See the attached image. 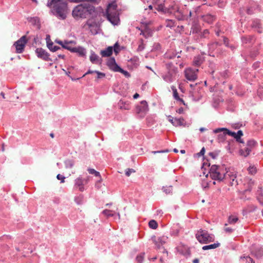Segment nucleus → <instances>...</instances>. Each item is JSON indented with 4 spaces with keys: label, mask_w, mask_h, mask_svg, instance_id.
I'll return each instance as SVG.
<instances>
[{
    "label": "nucleus",
    "mask_w": 263,
    "mask_h": 263,
    "mask_svg": "<svg viewBox=\"0 0 263 263\" xmlns=\"http://www.w3.org/2000/svg\"><path fill=\"white\" fill-rule=\"evenodd\" d=\"M241 259H245L246 260V262H248V263H255V261L253 260V259L248 256H244L243 257H241Z\"/></svg>",
    "instance_id": "obj_42"
},
{
    "label": "nucleus",
    "mask_w": 263,
    "mask_h": 263,
    "mask_svg": "<svg viewBox=\"0 0 263 263\" xmlns=\"http://www.w3.org/2000/svg\"><path fill=\"white\" fill-rule=\"evenodd\" d=\"M167 237L165 236L156 237L153 236L152 240L155 245L156 246L157 249H160L161 247L163 246L165 242Z\"/></svg>",
    "instance_id": "obj_11"
},
{
    "label": "nucleus",
    "mask_w": 263,
    "mask_h": 263,
    "mask_svg": "<svg viewBox=\"0 0 263 263\" xmlns=\"http://www.w3.org/2000/svg\"><path fill=\"white\" fill-rule=\"evenodd\" d=\"M114 51L116 54H117L120 51L119 45L116 43L114 46Z\"/></svg>",
    "instance_id": "obj_43"
},
{
    "label": "nucleus",
    "mask_w": 263,
    "mask_h": 263,
    "mask_svg": "<svg viewBox=\"0 0 263 263\" xmlns=\"http://www.w3.org/2000/svg\"><path fill=\"white\" fill-rule=\"evenodd\" d=\"M107 65L111 70L114 71H117V70H118V69H120V67L117 64L114 58H110L107 61Z\"/></svg>",
    "instance_id": "obj_15"
},
{
    "label": "nucleus",
    "mask_w": 263,
    "mask_h": 263,
    "mask_svg": "<svg viewBox=\"0 0 263 263\" xmlns=\"http://www.w3.org/2000/svg\"><path fill=\"white\" fill-rule=\"evenodd\" d=\"M164 192H165L166 194H172L173 192V187L172 186H168L164 187L163 189Z\"/></svg>",
    "instance_id": "obj_40"
},
{
    "label": "nucleus",
    "mask_w": 263,
    "mask_h": 263,
    "mask_svg": "<svg viewBox=\"0 0 263 263\" xmlns=\"http://www.w3.org/2000/svg\"><path fill=\"white\" fill-rule=\"evenodd\" d=\"M230 183L231 184L232 186L233 185H238V182H237V180L235 179L234 180H232V181H230Z\"/></svg>",
    "instance_id": "obj_56"
},
{
    "label": "nucleus",
    "mask_w": 263,
    "mask_h": 263,
    "mask_svg": "<svg viewBox=\"0 0 263 263\" xmlns=\"http://www.w3.org/2000/svg\"><path fill=\"white\" fill-rule=\"evenodd\" d=\"M95 73H96L97 74V79H101L105 76V73H104L103 72H101L98 71H95Z\"/></svg>",
    "instance_id": "obj_50"
},
{
    "label": "nucleus",
    "mask_w": 263,
    "mask_h": 263,
    "mask_svg": "<svg viewBox=\"0 0 263 263\" xmlns=\"http://www.w3.org/2000/svg\"><path fill=\"white\" fill-rule=\"evenodd\" d=\"M230 181H231L232 180H234L235 179H236V177L234 175H232L230 177Z\"/></svg>",
    "instance_id": "obj_63"
},
{
    "label": "nucleus",
    "mask_w": 263,
    "mask_h": 263,
    "mask_svg": "<svg viewBox=\"0 0 263 263\" xmlns=\"http://www.w3.org/2000/svg\"><path fill=\"white\" fill-rule=\"evenodd\" d=\"M168 120H169V121H170V122L172 124H173V122H174L173 120H174V118H173V117H172V116H169L168 117Z\"/></svg>",
    "instance_id": "obj_60"
},
{
    "label": "nucleus",
    "mask_w": 263,
    "mask_h": 263,
    "mask_svg": "<svg viewBox=\"0 0 263 263\" xmlns=\"http://www.w3.org/2000/svg\"><path fill=\"white\" fill-rule=\"evenodd\" d=\"M172 90L173 92V97H174V98L176 100L181 102L184 105H185V103H184V101L183 100V99L180 98L178 93L177 92V90L175 88V87H174V86L172 87Z\"/></svg>",
    "instance_id": "obj_21"
},
{
    "label": "nucleus",
    "mask_w": 263,
    "mask_h": 263,
    "mask_svg": "<svg viewBox=\"0 0 263 263\" xmlns=\"http://www.w3.org/2000/svg\"><path fill=\"white\" fill-rule=\"evenodd\" d=\"M116 72H120L123 73L124 76H125L126 77H129V73L127 71H125V70L122 69L120 67L119 69H118V70H117Z\"/></svg>",
    "instance_id": "obj_48"
},
{
    "label": "nucleus",
    "mask_w": 263,
    "mask_h": 263,
    "mask_svg": "<svg viewBox=\"0 0 263 263\" xmlns=\"http://www.w3.org/2000/svg\"><path fill=\"white\" fill-rule=\"evenodd\" d=\"M223 230L227 233L231 234L233 232L234 229L228 227V224L226 223L223 227Z\"/></svg>",
    "instance_id": "obj_35"
},
{
    "label": "nucleus",
    "mask_w": 263,
    "mask_h": 263,
    "mask_svg": "<svg viewBox=\"0 0 263 263\" xmlns=\"http://www.w3.org/2000/svg\"><path fill=\"white\" fill-rule=\"evenodd\" d=\"M113 48L111 46L108 47L105 50H101L100 54L102 57H108L110 56L112 53Z\"/></svg>",
    "instance_id": "obj_20"
},
{
    "label": "nucleus",
    "mask_w": 263,
    "mask_h": 263,
    "mask_svg": "<svg viewBox=\"0 0 263 263\" xmlns=\"http://www.w3.org/2000/svg\"><path fill=\"white\" fill-rule=\"evenodd\" d=\"M88 171L89 174H93L96 177H101L100 173L99 172L96 171L93 168H88Z\"/></svg>",
    "instance_id": "obj_39"
},
{
    "label": "nucleus",
    "mask_w": 263,
    "mask_h": 263,
    "mask_svg": "<svg viewBox=\"0 0 263 263\" xmlns=\"http://www.w3.org/2000/svg\"><path fill=\"white\" fill-rule=\"evenodd\" d=\"M241 40L243 44H252L255 42V37L251 35L244 36L242 37Z\"/></svg>",
    "instance_id": "obj_19"
},
{
    "label": "nucleus",
    "mask_w": 263,
    "mask_h": 263,
    "mask_svg": "<svg viewBox=\"0 0 263 263\" xmlns=\"http://www.w3.org/2000/svg\"><path fill=\"white\" fill-rule=\"evenodd\" d=\"M179 114H182L183 111V108L181 107L177 111Z\"/></svg>",
    "instance_id": "obj_61"
},
{
    "label": "nucleus",
    "mask_w": 263,
    "mask_h": 263,
    "mask_svg": "<svg viewBox=\"0 0 263 263\" xmlns=\"http://www.w3.org/2000/svg\"><path fill=\"white\" fill-rule=\"evenodd\" d=\"M248 170L249 173L252 175L255 174V173L256 172V167H255L254 166H250L248 168Z\"/></svg>",
    "instance_id": "obj_45"
},
{
    "label": "nucleus",
    "mask_w": 263,
    "mask_h": 263,
    "mask_svg": "<svg viewBox=\"0 0 263 263\" xmlns=\"http://www.w3.org/2000/svg\"><path fill=\"white\" fill-rule=\"evenodd\" d=\"M196 237L201 243H207L214 240V235L209 234L206 231L203 230L198 231L196 234Z\"/></svg>",
    "instance_id": "obj_5"
},
{
    "label": "nucleus",
    "mask_w": 263,
    "mask_h": 263,
    "mask_svg": "<svg viewBox=\"0 0 263 263\" xmlns=\"http://www.w3.org/2000/svg\"><path fill=\"white\" fill-rule=\"evenodd\" d=\"M242 183L243 185V192L244 193L250 192L254 185V181L248 177L243 178Z\"/></svg>",
    "instance_id": "obj_8"
},
{
    "label": "nucleus",
    "mask_w": 263,
    "mask_h": 263,
    "mask_svg": "<svg viewBox=\"0 0 263 263\" xmlns=\"http://www.w3.org/2000/svg\"><path fill=\"white\" fill-rule=\"evenodd\" d=\"M95 73V71H93V70H89L87 71V72H86L83 76V77H85L86 75L87 74H91V73Z\"/></svg>",
    "instance_id": "obj_59"
},
{
    "label": "nucleus",
    "mask_w": 263,
    "mask_h": 263,
    "mask_svg": "<svg viewBox=\"0 0 263 263\" xmlns=\"http://www.w3.org/2000/svg\"><path fill=\"white\" fill-rule=\"evenodd\" d=\"M198 69H193L191 68H187L184 70L185 77L190 81H194L197 78V73Z\"/></svg>",
    "instance_id": "obj_9"
},
{
    "label": "nucleus",
    "mask_w": 263,
    "mask_h": 263,
    "mask_svg": "<svg viewBox=\"0 0 263 263\" xmlns=\"http://www.w3.org/2000/svg\"><path fill=\"white\" fill-rule=\"evenodd\" d=\"M117 7L116 4H110L106 10L107 18L114 25H117L119 21V13L117 10Z\"/></svg>",
    "instance_id": "obj_3"
},
{
    "label": "nucleus",
    "mask_w": 263,
    "mask_h": 263,
    "mask_svg": "<svg viewBox=\"0 0 263 263\" xmlns=\"http://www.w3.org/2000/svg\"><path fill=\"white\" fill-rule=\"evenodd\" d=\"M205 153V148L204 147H202L200 152L198 154V155L199 156L203 155Z\"/></svg>",
    "instance_id": "obj_57"
},
{
    "label": "nucleus",
    "mask_w": 263,
    "mask_h": 263,
    "mask_svg": "<svg viewBox=\"0 0 263 263\" xmlns=\"http://www.w3.org/2000/svg\"><path fill=\"white\" fill-rule=\"evenodd\" d=\"M256 144V142L254 140H250L247 142V146L252 150V149L255 146Z\"/></svg>",
    "instance_id": "obj_34"
},
{
    "label": "nucleus",
    "mask_w": 263,
    "mask_h": 263,
    "mask_svg": "<svg viewBox=\"0 0 263 263\" xmlns=\"http://www.w3.org/2000/svg\"><path fill=\"white\" fill-rule=\"evenodd\" d=\"M202 62L203 61L200 57H196L194 59L193 64L195 66H199L202 64Z\"/></svg>",
    "instance_id": "obj_27"
},
{
    "label": "nucleus",
    "mask_w": 263,
    "mask_h": 263,
    "mask_svg": "<svg viewBox=\"0 0 263 263\" xmlns=\"http://www.w3.org/2000/svg\"><path fill=\"white\" fill-rule=\"evenodd\" d=\"M135 170L133 168H127L125 172V175L126 176L129 177L130 176V174L132 173H135Z\"/></svg>",
    "instance_id": "obj_47"
},
{
    "label": "nucleus",
    "mask_w": 263,
    "mask_h": 263,
    "mask_svg": "<svg viewBox=\"0 0 263 263\" xmlns=\"http://www.w3.org/2000/svg\"><path fill=\"white\" fill-rule=\"evenodd\" d=\"M53 6L56 13V15L61 19L66 17L67 3L64 0H48L47 6Z\"/></svg>",
    "instance_id": "obj_2"
},
{
    "label": "nucleus",
    "mask_w": 263,
    "mask_h": 263,
    "mask_svg": "<svg viewBox=\"0 0 263 263\" xmlns=\"http://www.w3.org/2000/svg\"><path fill=\"white\" fill-rule=\"evenodd\" d=\"M218 45L219 43L218 42L212 43L209 45V48L211 50H214Z\"/></svg>",
    "instance_id": "obj_49"
},
{
    "label": "nucleus",
    "mask_w": 263,
    "mask_h": 263,
    "mask_svg": "<svg viewBox=\"0 0 263 263\" xmlns=\"http://www.w3.org/2000/svg\"><path fill=\"white\" fill-rule=\"evenodd\" d=\"M68 164L69 165V166L71 167H72L73 166V163L71 161H69L68 162Z\"/></svg>",
    "instance_id": "obj_64"
},
{
    "label": "nucleus",
    "mask_w": 263,
    "mask_h": 263,
    "mask_svg": "<svg viewBox=\"0 0 263 263\" xmlns=\"http://www.w3.org/2000/svg\"><path fill=\"white\" fill-rule=\"evenodd\" d=\"M243 135L241 130H238L236 134V136L234 137L236 141L240 143H243V141L241 139V137Z\"/></svg>",
    "instance_id": "obj_32"
},
{
    "label": "nucleus",
    "mask_w": 263,
    "mask_h": 263,
    "mask_svg": "<svg viewBox=\"0 0 263 263\" xmlns=\"http://www.w3.org/2000/svg\"><path fill=\"white\" fill-rule=\"evenodd\" d=\"M166 26L170 28H172L175 26V22L172 20H166Z\"/></svg>",
    "instance_id": "obj_36"
},
{
    "label": "nucleus",
    "mask_w": 263,
    "mask_h": 263,
    "mask_svg": "<svg viewBox=\"0 0 263 263\" xmlns=\"http://www.w3.org/2000/svg\"><path fill=\"white\" fill-rule=\"evenodd\" d=\"M251 151L252 149H251L250 148L247 146V147H245L244 149H241L240 151V153L241 155L243 156L244 157H247L250 154Z\"/></svg>",
    "instance_id": "obj_24"
},
{
    "label": "nucleus",
    "mask_w": 263,
    "mask_h": 263,
    "mask_svg": "<svg viewBox=\"0 0 263 263\" xmlns=\"http://www.w3.org/2000/svg\"><path fill=\"white\" fill-rule=\"evenodd\" d=\"M28 42L26 35H23L19 40L14 42L13 46L15 48V52L21 53L24 51L26 44Z\"/></svg>",
    "instance_id": "obj_6"
},
{
    "label": "nucleus",
    "mask_w": 263,
    "mask_h": 263,
    "mask_svg": "<svg viewBox=\"0 0 263 263\" xmlns=\"http://www.w3.org/2000/svg\"><path fill=\"white\" fill-rule=\"evenodd\" d=\"M157 9H158V11H163V12H164V13H168V12H167V10H168V9H165V8H164V6H163V5H159V6H158V8H157Z\"/></svg>",
    "instance_id": "obj_46"
},
{
    "label": "nucleus",
    "mask_w": 263,
    "mask_h": 263,
    "mask_svg": "<svg viewBox=\"0 0 263 263\" xmlns=\"http://www.w3.org/2000/svg\"><path fill=\"white\" fill-rule=\"evenodd\" d=\"M170 151L168 149H166L165 151H153L152 153L154 154L157 153H168Z\"/></svg>",
    "instance_id": "obj_54"
},
{
    "label": "nucleus",
    "mask_w": 263,
    "mask_h": 263,
    "mask_svg": "<svg viewBox=\"0 0 263 263\" xmlns=\"http://www.w3.org/2000/svg\"><path fill=\"white\" fill-rule=\"evenodd\" d=\"M47 47L52 51H56L58 49H60L59 47H58L57 46H53L52 42H51V43L47 42Z\"/></svg>",
    "instance_id": "obj_31"
},
{
    "label": "nucleus",
    "mask_w": 263,
    "mask_h": 263,
    "mask_svg": "<svg viewBox=\"0 0 263 263\" xmlns=\"http://www.w3.org/2000/svg\"><path fill=\"white\" fill-rule=\"evenodd\" d=\"M252 28H254L256 31L261 33L262 32V26L259 20H254L251 25Z\"/></svg>",
    "instance_id": "obj_14"
},
{
    "label": "nucleus",
    "mask_w": 263,
    "mask_h": 263,
    "mask_svg": "<svg viewBox=\"0 0 263 263\" xmlns=\"http://www.w3.org/2000/svg\"><path fill=\"white\" fill-rule=\"evenodd\" d=\"M258 193L257 199L261 205H263V192H262L261 191H258Z\"/></svg>",
    "instance_id": "obj_37"
},
{
    "label": "nucleus",
    "mask_w": 263,
    "mask_h": 263,
    "mask_svg": "<svg viewBox=\"0 0 263 263\" xmlns=\"http://www.w3.org/2000/svg\"><path fill=\"white\" fill-rule=\"evenodd\" d=\"M115 212L112 210H104L102 212V214L107 217L112 216Z\"/></svg>",
    "instance_id": "obj_33"
},
{
    "label": "nucleus",
    "mask_w": 263,
    "mask_h": 263,
    "mask_svg": "<svg viewBox=\"0 0 263 263\" xmlns=\"http://www.w3.org/2000/svg\"><path fill=\"white\" fill-rule=\"evenodd\" d=\"M90 61L93 64H101L102 63V59L96 54L95 52H91L90 55Z\"/></svg>",
    "instance_id": "obj_17"
},
{
    "label": "nucleus",
    "mask_w": 263,
    "mask_h": 263,
    "mask_svg": "<svg viewBox=\"0 0 263 263\" xmlns=\"http://www.w3.org/2000/svg\"><path fill=\"white\" fill-rule=\"evenodd\" d=\"M220 246V243L217 242V243H215L214 244H212V245H207V246H204L202 247V249L203 250H209V249H215L217 247H218L219 246Z\"/></svg>",
    "instance_id": "obj_25"
},
{
    "label": "nucleus",
    "mask_w": 263,
    "mask_h": 263,
    "mask_svg": "<svg viewBox=\"0 0 263 263\" xmlns=\"http://www.w3.org/2000/svg\"><path fill=\"white\" fill-rule=\"evenodd\" d=\"M84 182H85V184L87 183L88 179L83 180L81 178H78L75 180V186L79 187V190L81 192L84 190V187L83 186Z\"/></svg>",
    "instance_id": "obj_16"
},
{
    "label": "nucleus",
    "mask_w": 263,
    "mask_h": 263,
    "mask_svg": "<svg viewBox=\"0 0 263 263\" xmlns=\"http://www.w3.org/2000/svg\"><path fill=\"white\" fill-rule=\"evenodd\" d=\"M252 253L257 257L260 258L263 256V249H258L255 251H253Z\"/></svg>",
    "instance_id": "obj_29"
},
{
    "label": "nucleus",
    "mask_w": 263,
    "mask_h": 263,
    "mask_svg": "<svg viewBox=\"0 0 263 263\" xmlns=\"http://www.w3.org/2000/svg\"><path fill=\"white\" fill-rule=\"evenodd\" d=\"M167 12L171 14L173 13L175 17L179 21L184 20L186 18L178 6L176 5H173L168 8Z\"/></svg>",
    "instance_id": "obj_7"
},
{
    "label": "nucleus",
    "mask_w": 263,
    "mask_h": 263,
    "mask_svg": "<svg viewBox=\"0 0 263 263\" xmlns=\"http://www.w3.org/2000/svg\"><path fill=\"white\" fill-rule=\"evenodd\" d=\"M148 110L147 103L145 101L141 102V105L137 107V111L144 116Z\"/></svg>",
    "instance_id": "obj_12"
},
{
    "label": "nucleus",
    "mask_w": 263,
    "mask_h": 263,
    "mask_svg": "<svg viewBox=\"0 0 263 263\" xmlns=\"http://www.w3.org/2000/svg\"><path fill=\"white\" fill-rule=\"evenodd\" d=\"M173 125L175 126H182L184 125V120L183 118H174V120H173Z\"/></svg>",
    "instance_id": "obj_22"
},
{
    "label": "nucleus",
    "mask_w": 263,
    "mask_h": 263,
    "mask_svg": "<svg viewBox=\"0 0 263 263\" xmlns=\"http://www.w3.org/2000/svg\"><path fill=\"white\" fill-rule=\"evenodd\" d=\"M139 97V95L138 93H136L134 96H133V98L134 99H137L138 97Z\"/></svg>",
    "instance_id": "obj_62"
},
{
    "label": "nucleus",
    "mask_w": 263,
    "mask_h": 263,
    "mask_svg": "<svg viewBox=\"0 0 263 263\" xmlns=\"http://www.w3.org/2000/svg\"><path fill=\"white\" fill-rule=\"evenodd\" d=\"M203 17V20L208 23H211L215 20V17L211 14H206Z\"/></svg>",
    "instance_id": "obj_26"
},
{
    "label": "nucleus",
    "mask_w": 263,
    "mask_h": 263,
    "mask_svg": "<svg viewBox=\"0 0 263 263\" xmlns=\"http://www.w3.org/2000/svg\"><path fill=\"white\" fill-rule=\"evenodd\" d=\"M209 34V31L207 29H205L203 30V33H202V36L204 37H206L207 36V35Z\"/></svg>",
    "instance_id": "obj_55"
},
{
    "label": "nucleus",
    "mask_w": 263,
    "mask_h": 263,
    "mask_svg": "<svg viewBox=\"0 0 263 263\" xmlns=\"http://www.w3.org/2000/svg\"><path fill=\"white\" fill-rule=\"evenodd\" d=\"M210 177L214 180L222 181L225 177V171L220 166L217 165H213L209 171Z\"/></svg>",
    "instance_id": "obj_4"
},
{
    "label": "nucleus",
    "mask_w": 263,
    "mask_h": 263,
    "mask_svg": "<svg viewBox=\"0 0 263 263\" xmlns=\"http://www.w3.org/2000/svg\"><path fill=\"white\" fill-rule=\"evenodd\" d=\"M253 10H254V9L252 7L247 8V9H246L247 13L249 14H252L253 12Z\"/></svg>",
    "instance_id": "obj_52"
},
{
    "label": "nucleus",
    "mask_w": 263,
    "mask_h": 263,
    "mask_svg": "<svg viewBox=\"0 0 263 263\" xmlns=\"http://www.w3.org/2000/svg\"><path fill=\"white\" fill-rule=\"evenodd\" d=\"M119 105L121 109H129V105L128 103H126L122 101H120L119 103Z\"/></svg>",
    "instance_id": "obj_30"
},
{
    "label": "nucleus",
    "mask_w": 263,
    "mask_h": 263,
    "mask_svg": "<svg viewBox=\"0 0 263 263\" xmlns=\"http://www.w3.org/2000/svg\"><path fill=\"white\" fill-rule=\"evenodd\" d=\"M148 225L149 227L153 229H156L158 227V223L154 220H150L148 223Z\"/></svg>",
    "instance_id": "obj_38"
},
{
    "label": "nucleus",
    "mask_w": 263,
    "mask_h": 263,
    "mask_svg": "<svg viewBox=\"0 0 263 263\" xmlns=\"http://www.w3.org/2000/svg\"><path fill=\"white\" fill-rule=\"evenodd\" d=\"M221 132H224V133L227 134V135L231 136L233 137L234 138L236 136V134H237L235 132H231L230 130H229V129H228L227 128H217L214 130V132L215 133H218Z\"/></svg>",
    "instance_id": "obj_18"
},
{
    "label": "nucleus",
    "mask_w": 263,
    "mask_h": 263,
    "mask_svg": "<svg viewBox=\"0 0 263 263\" xmlns=\"http://www.w3.org/2000/svg\"><path fill=\"white\" fill-rule=\"evenodd\" d=\"M70 2L74 3H79L84 1L93 2V3H98L100 0H69Z\"/></svg>",
    "instance_id": "obj_41"
},
{
    "label": "nucleus",
    "mask_w": 263,
    "mask_h": 263,
    "mask_svg": "<svg viewBox=\"0 0 263 263\" xmlns=\"http://www.w3.org/2000/svg\"><path fill=\"white\" fill-rule=\"evenodd\" d=\"M227 135V134L224 133V132H223L222 134H220L218 135V140L220 142L223 141L225 140V136Z\"/></svg>",
    "instance_id": "obj_44"
},
{
    "label": "nucleus",
    "mask_w": 263,
    "mask_h": 263,
    "mask_svg": "<svg viewBox=\"0 0 263 263\" xmlns=\"http://www.w3.org/2000/svg\"><path fill=\"white\" fill-rule=\"evenodd\" d=\"M95 12V7L89 4H80L72 11V16L76 19L86 18Z\"/></svg>",
    "instance_id": "obj_1"
},
{
    "label": "nucleus",
    "mask_w": 263,
    "mask_h": 263,
    "mask_svg": "<svg viewBox=\"0 0 263 263\" xmlns=\"http://www.w3.org/2000/svg\"><path fill=\"white\" fill-rule=\"evenodd\" d=\"M35 53L38 58H41L44 60L47 61L49 59L48 53L43 49L41 48H36Z\"/></svg>",
    "instance_id": "obj_13"
},
{
    "label": "nucleus",
    "mask_w": 263,
    "mask_h": 263,
    "mask_svg": "<svg viewBox=\"0 0 263 263\" xmlns=\"http://www.w3.org/2000/svg\"><path fill=\"white\" fill-rule=\"evenodd\" d=\"M55 42L61 45L62 47L65 49H68L70 51H72V49H73L72 46L76 44V42L73 41H64V42L60 40H55Z\"/></svg>",
    "instance_id": "obj_10"
},
{
    "label": "nucleus",
    "mask_w": 263,
    "mask_h": 263,
    "mask_svg": "<svg viewBox=\"0 0 263 263\" xmlns=\"http://www.w3.org/2000/svg\"><path fill=\"white\" fill-rule=\"evenodd\" d=\"M73 52H77L81 56H84L85 54V51L84 48L81 47H73L72 49Z\"/></svg>",
    "instance_id": "obj_23"
},
{
    "label": "nucleus",
    "mask_w": 263,
    "mask_h": 263,
    "mask_svg": "<svg viewBox=\"0 0 263 263\" xmlns=\"http://www.w3.org/2000/svg\"><path fill=\"white\" fill-rule=\"evenodd\" d=\"M223 43L227 47H229V40L226 37H223Z\"/></svg>",
    "instance_id": "obj_53"
},
{
    "label": "nucleus",
    "mask_w": 263,
    "mask_h": 263,
    "mask_svg": "<svg viewBox=\"0 0 263 263\" xmlns=\"http://www.w3.org/2000/svg\"><path fill=\"white\" fill-rule=\"evenodd\" d=\"M238 220L237 217L231 215L228 218V223L230 224H234L236 223Z\"/></svg>",
    "instance_id": "obj_28"
},
{
    "label": "nucleus",
    "mask_w": 263,
    "mask_h": 263,
    "mask_svg": "<svg viewBox=\"0 0 263 263\" xmlns=\"http://www.w3.org/2000/svg\"><path fill=\"white\" fill-rule=\"evenodd\" d=\"M57 178L58 180H60L61 183H64V181H65V177H64L63 176L61 175L60 174H58L57 176Z\"/></svg>",
    "instance_id": "obj_51"
},
{
    "label": "nucleus",
    "mask_w": 263,
    "mask_h": 263,
    "mask_svg": "<svg viewBox=\"0 0 263 263\" xmlns=\"http://www.w3.org/2000/svg\"><path fill=\"white\" fill-rule=\"evenodd\" d=\"M143 258V257L141 255H139L137 257V260L139 262H141L142 261Z\"/></svg>",
    "instance_id": "obj_58"
}]
</instances>
